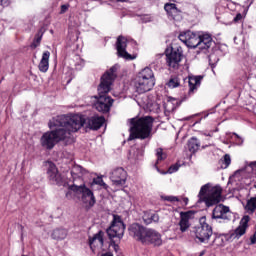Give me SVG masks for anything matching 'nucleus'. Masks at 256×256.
<instances>
[{
    "label": "nucleus",
    "mask_w": 256,
    "mask_h": 256,
    "mask_svg": "<svg viewBox=\"0 0 256 256\" xmlns=\"http://www.w3.org/2000/svg\"><path fill=\"white\" fill-rule=\"evenodd\" d=\"M83 126V118L77 115L73 116H57L49 122L52 131L42 135L40 143L44 149H53L59 141L71 139V133H77Z\"/></svg>",
    "instance_id": "obj_1"
},
{
    "label": "nucleus",
    "mask_w": 256,
    "mask_h": 256,
    "mask_svg": "<svg viewBox=\"0 0 256 256\" xmlns=\"http://www.w3.org/2000/svg\"><path fill=\"white\" fill-rule=\"evenodd\" d=\"M116 72L117 67L113 66L101 78V83L98 86V96H95L97 101L94 103L96 111L100 113H109L111 107H113V99L107 93L111 91V85L117 77Z\"/></svg>",
    "instance_id": "obj_2"
},
{
    "label": "nucleus",
    "mask_w": 256,
    "mask_h": 256,
    "mask_svg": "<svg viewBox=\"0 0 256 256\" xmlns=\"http://www.w3.org/2000/svg\"><path fill=\"white\" fill-rule=\"evenodd\" d=\"M130 123V135L128 141L134 139H151L153 136V123L155 119L151 116L136 117L129 120Z\"/></svg>",
    "instance_id": "obj_3"
},
{
    "label": "nucleus",
    "mask_w": 256,
    "mask_h": 256,
    "mask_svg": "<svg viewBox=\"0 0 256 256\" xmlns=\"http://www.w3.org/2000/svg\"><path fill=\"white\" fill-rule=\"evenodd\" d=\"M221 193L223 189L221 186H211L209 183L201 187L198 194L199 201H203L206 207H213L221 202Z\"/></svg>",
    "instance_id": "obj_4"
},
{
    "label": "nucleus",
    "mask_w": 256,
    "mask_h": 256,
    "mask_svg": "<svg viewBox=\"0 0 256 256\" xmlns=\"http://www.w3.org/2000/svg\"><path fill=\"white\" fill-rule=\"evenodd\" d=\"M155 86V78L153 77V70L146 67L136 76L134 80V87L137 93H147Z\"/></svg>",
    "instance_id": "obj_5"
},
{
    "label": "nucleus",
    "mask_w": 256,
    "mask_h": 256,
    "mask_svg": "<svg viewBox=\"0 0 256 256\" xmlns=\"http://www.w3.org/2000/svg\"><path fill=\"white\" fill-rule=\"evenodd\" d=\"M68 189H70V191H73L74 193L82 195V203H84V205H86L87 207H94L97 203V200L95 199V194H93V191L89 189L83 182L82 184L75 182L73 185H70Z\"/></svg>",
    "instance_id": "obj_6"
},
{
    "label": "nucleus",
    "mask_w": 256,
    "mask_h": 256,
    "mask_svg": "<svg viewBox=\"0 0 256 256\" xmlns=\"http://www.w3.org/2000/svg\"><path fill=\"white\" fill-rule=\"evenodd\" d=\"M106 233L111 241H113V239H123V235H125V224L123 220H121V216L113 215V221L106 230Z\"/></svg>",
    "instance_id": "obj_7"
},
{
    "label": "nucleus",
    "mask_w": 256,
    "mask_h": 256,
    "mask_svg": "<svg viewBox=\"0 0 256 256\" xmlns=\"http://www.w3.org/2000/svg\"><path fill=\"white\" fill-rule=\"evenodd\" d=\"M211 235H213V229L207 223V218L205 216L201 217L200 226L195 228L196 239H198L200 243H207Z\"/></svg>",
    "instance_id": "obj_8"
},
{
    "label": "nucleus",
    "mask_w": 256,
    "mask_h": 256,
    "mask_svg": "<svg viewBox=\"0 0 256 256\" xmlns=\"http://www.w3.org/2000/svg\"><path fill=\"white\" fill-rule=\"evenodd\" d=\"M46 167L48 179L53 185H65V177L59 173L57 166L53 162H47Z\"/></svg>",
    "instance_id": "obj_9"
},
{
    "label": "nucleus",
    "mask_w": 256,
    "mask_h": 256,
    "mask_svg": "<svg viewBox=\"0 0 256 256\" xmlns=\"http://www.w3.org/2000/svg\"><path fill=\"white\" fill-rule=\"evenodd\" d=\"M142 243L159 247L163 244V240L161 239V234L157 232V230L146 228L144 237L142 238Z\"/></svg>",
    "instance_id": "obj_10"
},
{
    "label": "nucleus",
    "mask_w": 256,
    "mask_h": 256,
    "mask_svg": "<svg viewBox=\"0 0 256 256\" xmlns=\"http://www.w3.org/2000/svg\"><path fill=\"white\" fill-rule=\"evenodd\" d=\"M116 49L118 57L126 59V61H133L137 56L131 55L127 52V38L119 36L116 41Z\"/></svg>",
    "instance_id": "obj_11"
},
{
    "label": "nucleus",
    "mask_w": 256,
    "mask_h": 256,
    "mask_svg": "<svg viewBox=\"0 0 256 256\" xmlns=\"http://www.w3.org/2000/svg\"><path fill=\"white\" fill-rule=\"evenodd\" d=\"M182 57L183 50L181 47L172 48L170 54L166 55V63L168 66L172 67V69H177L179 67V63H181Z\"/></svg>",
    "instance_id": "obj_12"
},
{
    "label": "nucleus",
    "mask_w": 256,
    "mask_h": 256,
    "mask_svg": "<svg viewBox=\"0 0 256 256\" xmlns=\"http://www.w3.org/2000/svg\"><path fill=\"white\" fill-rule=\"evenodd\" d=\"M180 41L185 43L190 49L199 48V34H195L191 31L183 32L179 35Z\"/></svg>",
    "instance_id": "obj_13"
},
{
    "label": "nucleus",
    "mask_w": 256,
    "mask_h": 256,
    "mask_svg": "<svg viewBox=\"0 0 256 256\" xmlns=\"http://www.w3.org/2000/svg\"><path fill=\"white\" fill-rule=\"evenodd\" d=\"M82 119V126L85 125L88 129H93L94 131H97V129H101L103 126V123H105V118L103 116H94L88 119H85L83 116L78 115Z\"/></svg>",
    "instance_id": "obj_14"
},
{
    "label": "nucleus",
    "mask_w": 256,
    "mask_h": 256,
    "mask_svg": "<svg viewBox=\"0 0 256 256\" xmlns=\"http://www.w3.org/2000/svg\"><path fill=\"white\" fill-rule=\"evenodd\" d=\"M104 236L105 232L99 231L93 237H89V245L92 251H99L100 253L101 251H105V249H103L105 243V240L103 239Z\"/></svg>",
    "instance_id": "obj_15"
},
{
    "label": "nucleus",
    "mask_w": 256,
    "mask_h": 256,
    "mask_svg": "<svg viewBox=\"0 0 256 256\" xmlns=\"http://www.w3.org/2000/svg\"><path fill=\"white\" fill-rule=\"evenodd\" d=\"M113 185L123 186L127 181V172L123 168H115L110 175Z\"/></svg>",
    "instance_id": "obj_16"
},
{
    "label": "nucleus",
    "mask_w": 256,
    "mask_h": 256,
    "mask_svg": "<svg viewBox=\"0 0 256 256\" xmlns=\"http://www.w3.org/2000/svg\"><path fill=\"white\" fill-rule=\"evenodd\" d=\"M193 215H195L194 211H187L180 213V221L179 227L182 233H185L191 227V223L189 222L190 219H193Z\"/></svg>",
    "instance_id": "obj_17"
},
{
    "label": "nucleus",
    "mask_w": 256,
    "mask_h": 256,
    "mask_svg": "<svg viewBox=\"0 0 256 256\" xmlns=\"http://www.w3.org/2000/svg\"><path fill=\"white\" fill-rule=\"evenodd\" d=\"M71 175L73 178V185H75V183L82 185L85 183L83 181V175H87V170L80 165H74L71 170Z\"/></svg>",
    "instance_id": "obj_18"
},
{
    "label": "nucleus",
    "mask_w": 256,
    "mask_h": 256,
    "mask_svg": "<svg viewBox=\"0 0 256 256\" xmlns=\"http://www.w3.org/2000/svg\"><path fill=\"white\" fill-rule=\"evenodd\" d=\"M145 231H147V228L137 223H134L129 227V233L131 237H134V239L137 241H143V237H145Z\"/></svg>",
    "instance_id": "obj_19"
},
{
    "label": "nucleus",
    "mask_w": 256,
    "mask_h": 256,
    "mask_svg": "<svg viewBox=\"0 0 256 256\" xmlns=\"http://www.w3.org/2000/svg\"><path fill=\"white\" fill-rule=\"evenodd\" d=\"M198 43V49L207 51V49H211V45H213V37L209 33L199 34Z\"/></svg>",
    "instance_id": "obj_20"
},
{
    "label": "nucleus",
    "mask_w": 256,
    "mask_h": 256,
    "mask_svg": "<svg viewBox=\"0 0 256 256\" xmlns=\"http://www.w3.org/2000/svg\"><path fill=\"white\" fill-rule=\"evenodd\" d=\"M249 219V216H244L241 219L239 226L231 234L232 239H240L241 237H243V234L247 231Z\"/></svg>",
    "instance_id": "obj_21"
},
{
    "label": "nucleus",
    "mask_w": 256,
    "mask_h": 256,
    "mask_svg": "<svg viewBox=\"0 0 256 256\" xmlns=\"http://www.w3.org/2000/svg\"><path fill=\"white\" fill-rule=\"evenodd\" d=\"M229 215H231V210L223 204L217 205L213 210L214 219H229Z\"/></svg>",
    "instance_id": "obj_22"
},
{
    "label": "nucleus",
    "mask_w": 256,
    "mask_h": 256,
    "mask_svg": "<svg viewBox=\"0 0 256 256\" xmlns=\"http://www.w3.org/2000/svg\"><path fill=\"white\" fill-rule=\"evenodd\" d=\"M50 57H51V52H49V51H45L42 54L41 61L38 65V69H39V71H41V73H47V71H49V58Z\"/></svg>",
    "instance_id": "obj_23"
},
{
    "label": "nucleus",
    "mask_w": 256,
    "mask_h": 256,
    "mask_svg": "<svg viewBox=\"0 0 256 256\" xmlns=\"http://www.w3.org/2000/svg\"><path fill=\"white\" fill-rule=\"evenodd\" d=\"M142 219L146 225H151V223H159V214L153 211L144 212Z\"/></svg>",
    "instance_id": "obj_24"
},
{
    "label": "nucleus",
    "mask_w": 256,
    "mask_h": 256,
    "mask_svg": "<svg viewBox=\"0 0 256 256\" xmlns=\"http://www.w3.org/2000/svg\"><path fill=\"white\" fill-rule=\"evenodd\" d=\"M67 235H69L67 229L56 228L52 231L51 238L54 239V241H63L64 239H67Z\"/></svg>",
    "instance_id": "obj_25"
},
{
    "label": "nucleus",
    "mask_w": 256,
    "mask_h": 256,
    "mask_svg": "<svg viewBox=\"0 0 256 256\" xmlns=\"http://www.w3.org/2000/svg\"><path fill=\"white\" fill-rule=\"evenodd\" d=\"M201 81H203V76H192L189 77V93H193V91H195V89H197V87H199L201 85Z\"/></svg>",
    "instance_id": "obj_26"
},
{
    "label": "nucleus",
    "mask_w": 256,
    "mask_h": 256,
    "mask_svg": "<svg viewBox=\"0 0 256 256\" xmlns=\"http://www.w3.org/2000/svg\"><path fill=\"white\" fill-rule=\"evenodd\" d=\"M199 147H201V144L199 143V140L197 138L192 137L188 141V150L190 153H196V151H199Z\"/></svg>",
    "instance_id": "obj_27"
},
{
    "label": "nucleus",
    "mask_w": 256,
    "mask_h": 256,
    "mask_svg": "<svg viewBox=\"0 0 256 256\" xmlns=\"http://www.w3.org/2000/svg\"><path fill=\"white\" fill-rule=\"evenodd\" d=\"M255 210H256V196L250 198L247 201V204L245 206V211H247L249 215H253V213H255Z\"/></svg>",
    "instance_id": "obj_28"
},
{
    "label": "nucleus",
    "mask_w": 256,
    "mask_h": 256,
    "mask_svg": "<svg viewBox=\"0 0 256 256\" xmlns=\"http://www.w3.org/2000/svg\"><path fill=\"white\" fill-rule=\"evenodd\" d=\"M41 39H43V33L41 32V30L36 34L34 42L32 43L31 47H33L34 49L39 47L40 43H41Z\"/></svg>",
    "instance_id": "obj_29"
},
{
    "label": "nucleus",
    "mask_w": 256,
    "mask_h": 256,
    "mask_svg": "<svg viewBox=\"0 0 256 256\" xmlns=\"http://www.w3.org/2000/svg\"><path fill=\"white\" fill-rule=\"evenodd\" d=\"M167 87H169L170 89H175V87H179V78L171 77L167 83Z\"/></svg>",
    "instance_id": "obj_30"
},
{
    "label": "nucleus",
    "mask_w": 256,
    "mask_h": 256,
    "mask_svg": "<svg viewBox=\"0 0 256 256\" xmlns=\"http://www.w3.org/2000/svg\"><path fill=\"white\" fill-rule=\"evenodd\" d=\"M156 157H157V162L163 161L164 159H167V154L163 152L162 148L156 149Z\"/></svg>",
    "instance_id": "obj_31"
},
{
    "label": "nucleus",
    "mask_w": 256,
    "mask_h": 256,
    "mask_svg": "<svg viewBox=\"0 0 256 256\" xmlns=\"http://www.w3.org/2000/svg\"><path fill=\"white\" fill-rule=\"evenodd\" d=\"M109 251L115 252L117 256H121V251L119 250V245L115 244V241H112L109 245Z\"/></svg>",
    "instance_id": "obj_32"
},
{
    "label": "nucleus",
    "mask_w": 256,
    "mask_h": 256,
    "mask_svg": "<svg viewBox=\"0 0 256 256\" xmlns=\"http://www.w3.org/2000/svg\"><path fill=\"white\" fill-rule=\"evenodd\" d=\"M164 9H165L166 13H168V15H170L171 13H175V11H177V5L165 4Z\"/></svg>",
    "instance_id": "obj_33"
},
{
    "label": "nucleus",
    "mask_w": 256,
    "mask_h": 256,
    "mask_svg": "<svg viewBox=\"0 0 256 256\" xmlns=\"http://www.w3.org/2000/svg\"><path fill=\"white\" fill-rule=\"evenodd\" d=\"M93 185H100V187H104L107 189V184L103 181V178L97 177L93 179Z\"/></svg>",
    "instance_id": "obj_34"
},
{
    "label": "nucleus",
    "mask_w": 256,
    "mask_h": 256,
    "mask_svg": "<svg viewBox=\"0 0 256 256\" xmlns=\"http://www.w3.org/2000/svg\"><path fill=\"white\" fill-rule=\"evenodd\" d=\"M223 163L225 167H227L228 165H231V156L229 154L224 155Z\"/></svg>",
    "instance_id": "obj_35"
},
{
    "label": "nucleus",
    "mask_w": 256,
    "mask_h": 256,
    "mask_svg": "<svg viewBox=\"0 0 256 256\" xmlns=\"http://www.w3.org/2000/svg\"><path fill=\"white\" fill-rule=\"evenodd\" d=\"M165 201H169L170 203H175L176 201H179V198L177 196H165Z\"/></svg>",
    "instance_id": "obj_36"
},
{
    "label": "nucleus",
    "mask_w": 256,
    "mask_h": 256,
    "mask_svg": "<svg viewBox=\"0 0 256 256\" xmlns=\"http://www.w3.org/2000/svg\"><path fill=\"white\" fill-rule=\"evenodd\" d=\"M11 5L10 0H0V7H9Z\"/></svg>",
    "instance_id": "obj_37"
},
{
    "label": "nucleus",
    "mask_w": 256,
    "mask_h": 256,
    "mask_svg": "<svg viewBox=\"0 0 256 256\" xmlns=\"http://www.w3.org/2000/svg\"><path fill=\"white\" fill-rule=\"evenodd\" d=\"M153 20V18L150 16V15H144L143 17H142V22L143 23H149V22H151Z\"/></svg>",
    "instance_id": "obj_38"
},
{
    "label": "nucleus",
    "mask_w": 256,
    "mask_h": 256,
    "mask_svg": "<svg viewBox=\"0 0 256 256\" xmlns=\"http://www.w3.org/2000/svg\"><path fill=\"white\" fill-rule=\"evenodd\" d=\"M181 11L179 9L176 8L175 12H171L169 15L170 17H172L173 19H177L178 15H180Z\"/></svg>",
    "instance_id": "obj_39"
},
{
    "label": "nucleus",
    "mask_w": 256,
    "mask_h": 256,
    "mask_svg": "<svg viewBox=\"0 0 256 256\" xmlns=\"http://www.w3.org/2000/svg\"><path fill=\"white\" fill-rule=\"evenodd\" d=\"M176 171H179V165H173L168 169V173H175Z\"/></svg>",
    "instance_id": "obj_40"
},
{
    "label": "nucleus",
    "mask_w": 256,
    "mask_h": 256,
    "mask_svg": "<svg viewBox=\"0 0 256 256\" xmlns=\"http://www.w3.org/2000/svg\"><path fill=\"white\" fill-rule=\"evenodd\" d=\"M243 19V15L241 13H238L236 17H234L235 23L241 21Z\"/></svg>",
    "instance_id": "obj_41"
},
{
    "label": "nucleus",
    "mask_w": 256,
    "mask_h": 256,
    "mask_svg": "<svg viewBox=\"0 0 256 256\" xmlns=\"http://www.w3.org/2000/svg\"><path fill=\"white\" fill-rule=\"evenodd\" d=\"M69 9V5L64 4L61 6V11L60 13H66V11Z\"/></svg>",
    "instance_id": "obj_42"
},
{
    "label": "nucleus",
    "mask_w": 256,
    "mask_h": 256,
    "mask_svg": "<svg viewBox=\"0 0 256 256\" xmlns=\"http://www.w3.org/2000/svg\"><path fill=\"white\" fill-rule=\"evenodd\" d=\"M251 243L255 244L256 243V232L254 233V235L251 237Z\"/></svg>",
    "instance_id": "obj_43"
},
{
    "label": "nucleus",
    "mask_w": 256,
    "mask_h": 256,
    "mask_svg": "<svg viewBox=\"0 0 256 256\" xmlns=\"http://www.w3.org/2000/svg\"><path fill=\"white\" fill-rule=\"evenodd\" d=\"M101 256H113V253L112 252H106V253L102 254Z\"/></svg>",
    "instance_id": "obj_44"
},
{
    "label": "nucleus",
    "mask_w": 256,
    "mask_h": 256,
    "mask_svg": "<svg viewBox=\"0 0 256 256\" xmlns=\"http://www.w3.org/2000/svg\"><path fill=\"white\" fill-rule=\"evenodd\" d=\"M234 135L237 137V139H240L241 143H243V138L239 136L237 133H234Z\"/></svg>",
    "instance_id": "obj_45"
},
{
    "label": "nucleus",
    "mask_w": 256,
    "mask_h": 256,
    "mask_svg": "<svg viewBox=\"0 0 256 256\" xmlns=\"http://www.w3.org/2000/svg\"><path fill=\"white\" fill-rule=\"evenodd\" d=\"M183 201H184L185 205H187L189 203V198H184Z\"/></svg>",
    "instance_id": "obj_46"
},
{
    "label": "nucleus",
    "mask_w": 256,
    "mask_h": 256,
    "mask_svg": "<svg viewBox=\"0 0 256 256\" xmlns=\"http://www.w3.org/2000/svg\"><path fill=\"white\" fill-rule=\"evenodd\" d=\"M117 1H120L121 3H124V1H127V0H117Z\"/></svg>",
    "instance_id": "obj_47"
},
{
    "label": "nucleus",
    "mask_w": 256,
    "mask_h": 256,
    "mask_svg": "<svg viewBox=\"0 0 256 256\" xmlns=\"http://www.w3.org/2000/svg\"><path fill=\"white\" fill-rule=\"evenodd\" d=\"M200 256H203V253H201Z\"/></svg>",
    "instance_id": "obj_48"
}]
</instances>
